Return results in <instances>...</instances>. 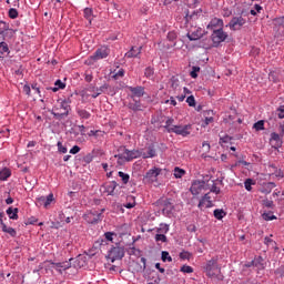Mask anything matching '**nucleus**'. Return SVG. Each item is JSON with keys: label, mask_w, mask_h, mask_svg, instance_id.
Instances as JSON below:
<instances>
[{"label": "nucleus", "mask_w": 284, "mask_h": 284, "mask_svg": "<svg viewBox=\"0 0 284 284\" xmlns=\"http://www.w3.org/2000/svg\"><path fill=\"white\" fill-rule=\"evenodd\" d=\"M205 271L207 273V276L213 278V276H216V272H219V266H217V260L216 258H211L206 265H205Z\"/></svg>", "instance_id": "1a4fd4ad"}, {"label": "nucleus", "mask_w": 284, "mask_h": 284, "mask_svg": "<svg viewBox=\"0 0 284 284\" xmlns=\"http://www.w3.org/2000/svg\"><path fill=\"white\" fill-rule=\"evenodd\" d=\"M197 207L200 210L212 207V197L210 196V193H206L199 202Z\"/></svg>", "instance_id": "f8f14e48"}, {"label": "nucleus", "mask_w": 284, "mask_h": 284, "mask_svg": "<svg viewBox=\"0 0 284 284\" xmlns=\"http://www.w3.org/2000/svg\"><path fill=\"white\" fill-rule=\"evenodd\" d=\"M7 214H8L9 219H11L12 221H17L19 219V209L18 207L12 209V206H10L7 210Z\"/></svg>", "instance_id": "6ab92c4d"}, {"label": "nucleus", "mask_w": 284, "mask_h": 284, "mask_svg": "<svg viewBox=\"0 0 284 284\" xmlns=\"http://www.w3.org/2000/svg\"><path fill=\"white\" fill-rule=\"evenodd\" d=\"M232 141V136L224 135L223 138H220V145H223V143H230Z\"/></svg>", "instance_id": "3c124183"}, {"label": "nucleus", "mask_w": 284, "mask_h": 284, "mask_svg": "<svg viewBox=\"0 0 284 284\" xmlns=\"http://www.w3.org/2000/svg\"><path fill=\"white\" fill-rule=\"evenodd\" d=\"M143 47H132L129 52L125 53L126 59H136L141 54Z\"/></svg>", "instance_id": "dca6fc26"}, {"label": "nucleus", "mask_w": 284, "mask_h": 284, "mask_svg": "<svg viewBox=\"0 0 284 284\" xmlns=\"http://www.w3.org/2000/svg\"><path fill=\"white\" fill-rule=\"evenodd\" d=\"M128 108L133 112H141V110H143V104L141 103V100H136V98H132V101L129 102Z\"/></svg>", "instance_id": "4468645a"}, {"label": "nucleus", "mask_w": 284, "mask_h": 284, "mask_svg": "<svg viewBox=\"0 0 284 284\" xmlns=\"http://www.w3.org/2000/svg\"><path fill=\"white\" fill-rule=\"evenodd\" d=\"M252 185H254V181L252 179H247L244 182V187L247 190V192H252Z\"/></svg>", "instance_id": "a19ab883"}, {"label": "nucleus", "mask_w": 284, "mask_h": 284, "mask_svg": "<svg viewBox=\"0 0 284 284\" xmlns=\"http://www.w3.org/2000/svg\"><path fill=\"white\" fill-rule=\"evenodd\" d=\"M262 217L264 221H275V219H276L274 213H272V212L263 213Z\"/></svg>", "instance_id": "c9c22d12"}, {"label": "nucleus", "mask_w": 284, "mask_h": 284, "mask_svg": "<svg viewBox=\"0 0 284 284\" xmlns=\"http://www.w3.org/2000/svg\"><path fill=\"white\" fill-rule=\"evenodd\" d=\"M180 258L182 261H190V258H192V253L184 251L180 253Z\"/></svg>", "instance_id": "e433bc0d"}, {"label": "nucleus", "mask_w": 284, "mask_h": 284, "mask_svg": "<svg viewBox=\"0 0 284 284\" xmlns=\"http://www.w3.org/2000/svg\"><path fill=\"white\" fill-rule=\"evenodd\" d=\"M274 22L276 23V26H282V28H284V17L275 18Z\"/></svg>", "instance_id": "13d9d810"}, {"label": "nucleus", "mask_w": 284, "mask_h": 284, "mask_svg": "<svg viewBox=\"0 0 284 284\" xmlns=\"http://www.w3.org/2000/svg\"><path fill=\"white\" fill-rule=\"evenodd\" d=\"M180 82L179 79L176 77H172L171 78V88H173V90H176V88H179Z\"/></svg>", "instance_id": "a18cd8bd"}, {"label": "nucleus", "mask_w": 284, "mask_h": 284, "mask_svg": "<svg viewBox=\"0 0 284 284\" xmlns=\"http://www.w3.org/2000/svg\"><path fill=\"white\" fill-rule=\"evenodd\" d=\"M181 272H183L184 274H192V272H194V268H192V266L183 265L181 267Z\"/></svg>", "instance_id": "de8ad7c7"}, {"label": "nucleus", "mask_w": 284, "mask_h": 284, "mask_svg": "<svg viewBox=\"0 0 284 284\" xmlns=\"http://www.w3.org/2000/svg\"><path fill=\"white\" fill-rule=\"evenodd\" d=\"M158 234H168L170 232V225L168 224H160V226L156 229Z\"/></svg>", "instance_id": "cd10ccee"}, {"label": "nucleus", "mask_w": 284, "mask_h": 284, "mask_svg": "<svg viewBox=\"0 0 284 284\" xmlns=\"http://www.w3.org/2000/svg\"><path fill=\"white\" fill-rule=\"evenodd\" d=\"M118 185L116 181H112L105 186V192L109 196H114V190H116Z\"/></svg>", "instance_id": "aec40b11"}, {"label": "nucleus", "mask_w": 284, "mask_h": 284, "mask_svg": "<svg viewBox=\"0 0 284 284\" xmlns=\"http://www.w3.org/2000/svg\"><path fill=\"white\" fill-rule=\"evenodd\" d=\"M37 205L38 207H41V206L45 207V196L37 197Z\"/></svg>", "instance_id": "8fccbe9b"}, {"label": "nucleus", "mask_w": 284, "mask_h": 284, "mask_svg": "<svg viewBox=\"0 0 284 284\" xmlns=\"http://www.w3.org/2000/svg\"><path fill=\"white\" fill-rule=\"evenodd\" d=\"M172 123H174V119H168L166 120L165 125H164L166 132H170V128H175L176 126Z\"/></svg>", "instance_id": "c03bdc74"}, {"label": "nucleus", "mask_w": 284, "mask_h": 284, "mask_svg": "<svg viewBox=\"0 0 284 284\" xmlns=\"http://www.w3.org/2000/svg\"><path fill=\"white\" fill-rule=\"evenodd\" d=\"M273 116H278V119H284V105H281L272 113Z\"/></svg>", "instance_id": "2f4dec72"}, {"label": "nucleus", "mask_w": 284, "mask_h": 284, "mask_svg": "<svg viewBox=\"0 0 284 284\" xmlns=\"http://www.w3.org/2000/svg\"><path fill=\"white\" fill-rule=\"evenodd\" d=\"M128 90H130V92L132 93L131 99H135V97H138V99H141V97L145 94V88L143 87H128Z\"/></svg>", "instance_id": "9b49d317"}, {"label": "nucleus", "mask_w": 284, "mask_h": 284, "mask_svg": "<svg viewBox=\"0 0 284 284\" xmlns=\"http://www.w3.org/2000/svg\"><path fill=\"white\" fill-rule=\"evenodd\" d=\"M213 215L217 219V221H223V219L227 216V213H225L222 209H215L213 211Z\"/></svg>", "instance_id": "393cba45"}, {"label": "nucleus", "mask_w": 284, "mask_h": 284, "mask_svg": "<svg viewBox=\"0 0 284 284\" xmlns=\"http://www.w3.org/2000/svg\"><path fill=\"white\" fill-rule=\"evenodd\" d=\"M223 30V19L213 18L210 23L207 24L209 30Z\"/></svg>", "instance_id": "ddd939ff"}, {"label": "nucleus", "mask_w": 284, "mask_h": 284, "mask_svg": "<svg viewBox=\"0 0 284 284\" xmlns=\"http://www.w3.org/2000/svg\"><path fill=\"white\" fill-rule=\"evenodd\" d=\"M172 210H174V205L170 202H165L163 212H172Z\"/></svg>", "instance_id": "603ef678"}, {"label": "nucleus", "mask_w": 284, "mask_h": 284, "mask_svg": "<svg viewBox=\"0 0 284 284\" xmlns=\"http://www.w3.org/2000/svg\"><path fill=\"white\" fill-rule=\"evenodd\" d=\"M6 53L10 54V48L6 41H2L0 42V58Z\"/></svg>", "instance_id": "a878e982"}, {"label": "nucleus", "mask_w": 284, "mask_h": 284, "mask_svg": "<svg viewBox=\"0 0 284 284\" xmlns=\"http://www.w3.org/2000/svg\"><path fill=\"white\" fill-rule=\"evenodd\" d=\"M105 212V209L101 210V213H97L95 217H93L92 223H99V221H103V213Z\"/></svg>", "instance_id": "4c0bfd02"}, {"label": "nucleus", "mask_w": 284, "mask_h": 284, "mask_svg": "<svg viewBox=\"0 0 284 284\" xmlns=\"http://www.w3.org/2000/svg\"><path fill=\"white\" fill-rule=\"evenodd\" d=\"M173 175L175 176V179H183V176H185V170L175 166L173 170Z\"/></svg>", "instance_id": "bb28decb"}, {"label": "nucleus", "mask_w": 284, "mask_h": 284, "mask_svg": "<svg viewBox=\"0 0 284 284\" xmlns=\"http://www.w3.org/2000/svg\"><path fill=\"white\" fill-rule=\"evenodd\" d=\"M110 55V48L108 47H101L100 49H97L93 55H91L92 61H101V59H108Z\"/></svg>", "instance_id": "6e6552de"}, {"label": "nucleus", "mask_w": 284, "mask_h": 284, "mask_svg": "<svg viewBox=\"0 0 284 284\" xmlns=\"http://www.w3.org/2000/svg\"><path fill=\"white\" fill-rule=\"evenodd\" d=\"M119 154H115V159H118L119 163H121V161H134V159H141V156H143V152L139 151V150H128L125 146H121L118 150Z\"/></svg>", "instance_id": "f257e3e1"}, {"label": "nucleus", "mask_w": 284, "mask_h": 284, "mask_svg": "<svg viewBox=\"0 0 284 284\" xmlns=\"http://www.w3.org/2000/svg\"><path fill=\"white\" fill-rule=\"evenodd\" d=\"M211 39L213 41V47L219 48V45L227 39V32L223 31V29H214Z\"/></svg>", "instance_id": "39448f33"}, {"label": "nucleus", "mask_w": 284, "mask_h": 284, "mask_svg": "<svg viewBox=\"0 0 284 284\" xmlns=\"http://www.w3.org/2000/svg\"><path fill=\"white\" fill-rule=\"evenodd\" d=\"M253 128L257 131L261 132V130H265V122L263 120L257 121L254 123Z\"/></svg>", "instance_id": "72a5a7b5"}, {"label": "nucleus", "mask_w": 284, "mask_h": 284, "mask_svg": "<svg viewBox=\"0 0 284 284\" xmlns=\"http://www.w3.org/2000/svg\"><path fill=\"white\" fill-rule=\"evenodd\" d=\"M0 225L2 227V232H4L6 234H10L12 237L17 236V230L6 225V223H3V219H0Z\"/></svg>", "instance_id": "a211bd4d"}, {"label": "nucleus", "mask_w": 284, "mask_h": 284, "mask_svg": "<svg viewBox=\"0 0 284 284\" xmlns=\"http://www.w3.org/2000/svg\"><path fill=\"white\" fill-rule=\"evenodd\" d=\"M169 41H174L176 39V32L171 31L168 33Z\"/></svg>", "instance_id": "052dcab7"}, {"label": "nucleus", "mask_w": 284, "mask_h": 284, "mask_svg": "<svg viewBox=\"0 0 284 284\" xmlns=\"http://www.w3.org/2000/svg\"><path fill=\"white\" fill-rule=\"evenodd\" d=\"M84 161H85V163H92V155H91V154H88V155L84 158Z\"/></svg>", "instance_id": "338daca9"}, {"label": "nucleus", "mask_w": 284, "mask_h": 284, "mask_svg": "<svg viewBox=\"0 0 284 284\" xmlns=\"http://www.w3.org/2000/svg\"><path fill=\"white\" fill-rule=\"evenodd\" d=\"M155 242L156 243H168V236L163 233L155 234Z\"/></svg>", "instance_id": "7c9ffc66"}, {"label": "nucleus", "mask_w": 284, "mask_h": 284, "mask_svg": "<svg viewBox=\"0 0 284 284\" xmlns=\"http://www.w3.org/2000/svg\"><path fill=\"white\" fill-rule=\"evenodd\" d=\"M0 37L3 38V41L6 39H12L14 37V30L10 29V24L3 20H0Z\"/></svg>", "instance_id": "0eeeda50"}, {"label": "nucleus", "mask_w": 284, "mask_h": 284, "mask_svg": "<svg viewBox=\"0 0 284 284\" xmlns=\"http://www.w3.org/2000/svg\"><path fill=\"white\" fill-rule=\"evenodd\" d=\"M54 85L59 89V90H65V83H62L61 80H57Z\"/></svg>", "instance_id": "6e6d98bb"}, {"label": "nucleus", "mask_w": 284, "mask_h": 284, "mask_svg": "<svg viewBox=\"0 0 284 284\" xmlns=\"http://www.w3.org/2000/svg\"><path fill=\"white\" fill-rule=\"evenodd\" d=\"M264 243L265 245H268V246L271 245V247H274V245H276V242L270 237H265Z\"/></svg>", "instance_id": "864d4df0"}, {"label": "nucleus", "mask_w": 284, "mask_h": 284, "mask_svg": "<svg viewBox=\"0 0 284 284\" xmlns=\"http://www.w3.org/2000/svg\"><path fill=\"white\" fill-rule=\"evenodd\" d=\"M17 17H19V11H17V9H14V8H11L9 10V18L10 19H17Z\"/></svg>", "instance_id": "49530a36"}, {"label": "nucleus", "mask_w": 284, "mask_h": 284, "mask_svg": "<svg viewBox=\"0 0 284 284\" xmlns=\"http://www.w3.org/2000/svg\"><path fill=\"white\" fill-rule=\"evenodd\" d=\"M210 123H214L213 116H206L204 120V125H210Z\"/></svg>", "instance_id": "e2e57ef3"}, {"label": "nucleus", "mask_w": 284, "mask_h": 284, "mask_svg": "<svg viewBox=\"0 0 284 284\" xmlns=\"http://www.w3.org/2000/svg\"><path fill=\"white\" fill-rule=\"evenodd\" d=\"M276 132L271 133V143L274 142V148L278 149L283 145V139Z\"/></svg>", "instance_id": "f3484780"}, {"label": "nucleus", "mask_w": 284, "mask_h": 284, "mask_svg": "<svg viewBox=\"0 0 284 284\" xmlns=\"http://www.w3.org/2000/svg\"><path fill=\"white\" fill-rule=\"evenodd\" d=\"M118 175L120 176V179H122V182L124 183V185H126V183L130 182V175L128 173H124L123 171H119Z\"/></svg>", "instance_id": "473e14b6"}, {"label": "nucleus", "mask_w": 284, "mask_h": 284, "mask_svg": "<svg viewBox=\"0 0 284 284\" xmlns=\"http://www.w3.org/2000/svg\"><path fill=\"white\" fill-rule=\"evenodd\" d=\"M169 133L176 134L178 136H190L192 134V124L175 125L169 129Z\"/></svg>", "instance_id": "20e7f679"}, {"label": "nucleus", "mask_w": 284, "mask_h": 284, "mask_svg": "<svg viewBox=\"0 0 284 284\" xmlns=\"http://www.w3.org/2000/svg\"><path fill=\"white\" fill-rule=\"evenodd\" d=\"M79 152H81V148L79 145H74L71 150H70V154H79Z\"/></svg>", "instance_id": "bf43d9fd"}, {"label": "nucleus", "mask_w": 284, "mask_h": 284, "mask_svg": "<svg viewBox=\"0 0 284 284\" xmlns=\"http://www.w3.org/2000/svg\"><path fill=\"white\" fill-rule=\"evenodd\" d=\"M126 200L129 201V203L123 204V207H126V210H132V207H136V201L133 195H129Z\"/></svg>", "instance_id": "5701e85b"}, {"label": "nucleus", "mask_w": 284, "mask_h": 284, "mask_svg": "<svg viewBox=\"0 0 284 284\" xmlns=\"http://www.w3.org/2000/svg\"><path fill=\"white\" fill-rule=\"evenodd\" d=\"M281 136H284V124H280Z\"/></svg>", "instance_id": "774afa93"}, {"label": "nucleus", "mask_w": 284, "mask_h": 284, "mask_svg": "<svg viewBox=\"0 0 284 284\" xmlns=\"http://www.w3.org/2000/svg\"><path fill=\"white\" fill-rule=\"evenodd\" d=\"M55 265V270L58 272H60V274H62L63 272H65V270H70L71 264L70 262H62V263H57Z\"/></svg>", "instance_id": "412c9836"}, {"label": "nucleus", "mask_w": 284, "mask_h": 284, "mask_svg": "<svg viewBox=\"0 0 284 284\" xmlns=\"http://www.w3.org/2000/svg\"><path fill=\"white\" fill-rule=\"evenodd\" d=\"M143 159H154L156 156V149L154 146H149L148 153H142Z\"/></svg>", "instance_id": "b1692460"}, {"label": "nucleus", "mask_w": 284, "mask_h": 284, "mask_svg": "<svg viewBox=\"0 0 284 284\" xmlns=\"http://www.w3.org/2000/svg\"><path fill=\"white\" fill-rule=\"evenodd\" d=\"M83 12H84L85 19H91V17H92V9L85 8Z\"/></svg>", "instance_id": "4d7b16f0"}, {"label": "nucleus", "mask_w": 284, "mask_h": 284, "mask_svg": "<svg viewBox=\"0 0 284 284\" xmlns=\"http://www.w3.org/2000/svg\"><path fill=\"white\" fill-rule=\"evenodd\" d=\"M161 172L162 170L160 168L153 166L145 173L143 178L144 183H156V181H159V175L161 174Z\"/></svg>", "instance_id": "423d86ee"}, {"label": "nucleus", "mask_w": 284, "mask_h": 284, "mask_svg": "<svg viewBox=\"0 0 284 284\" xmlns=\"http://www.w3.org/2000/svg\"><path fill=\"white\" fill-rule=\"evenodd\" d=\"M186 103L190 105V108H195L196 100L194 99V95H190L189 98H186Z\"/></svg>", "instance_id": "37998d69"}, {"label": "nucleus", "mask_w": 284, "mask_h": 284, "mask_svg": "<svg viewBox=\"0 0 284 284\" xmlns=\"http://www.w3.org/2000/svg\"><path fill=\"white\" fill-rule=\"evenodd\" d=\"M246 23L245 18L243 17H234L230 23H229V28L230 30L236 31V30H241V27Z\"/></svg>", "instance_id": "9d476101"}, {"label": "nucleus", "mask_w": 284, "mask_h": 284, "mask_svg": "<svg viewBox=\"0 0 284 284\" xmlns=\"http://www.w3.org/2000/svg\"><path fill=\"white\" fill-rule=\"evenodd\" d=\"M162 261L165 263L166 261L169 263H172V256H170V253L168 251L162 252Z\"/></svg>", "instance_id": "58836bf2"}, {"label": "nucleus", "mask_w": 284, "mask_h": 284, "mask_svg": "<svg viewBox=\"0 0 284 284\" xmlns=\"http://www.w3.org/2000/svg\"><path fill=\"white\" fill-rule=\"evenodd\" d=\"M191 193L193 194V196H199L200 192H203V182L201 181H196L191 185L190 189Z\"/></svg>", "instance_id": "2eb2a0df"}, {"label": "nucleus", "mask_w": 284, "mask_h": 284, "mask_svg": "<svg viewBox=\"0 0 284 284\" xmlns=\"http://www.w3.org/2000/svg\"><path fill=\"white\" fill-rule=\"evenodd\" d=\"M78 115L80 116V119H90V116H92L90 114V112L85 111V110H78Z\"/></svg>", "instance_id": "f704fd0d"}, {"label": "nucleus", "mask_w": 284, "mask_h": 284, "mask_svg": "<svg viewBox=\"0 0 284 284\" xmlns=\"http://www.w3.org/2000/svg\"><path fill=\"white\" fill-rule=\"evenodd\" d=\"M123 77H125V70L123 69H120L118 72L116 71L113 72V79L115 80L121 79Z\"/></svg>", "instance_id": "ea45409f"}, {"label": "nucleus", "mask_w": 284, "mask_h": 284, "mask_svg": "<svg viewBox=\"0 0 284 284\" xmlns=\"http://www.w3.org/2000/svg\"><path fill=\"white\" fill-rule=\"evenodd\" d=\"M51 114L59 121H61V119H65V116L70 114V103L67 100H58V103L52 109Z\"/></svg>", "instance_id": "f03ea898"}, {"label": "nucleus", "mask_w": 284, "mask_h": 284, "mask_svg": "<svg viewBox=\"0 0 284 284\" xmlns=\"http://www.w3.org/2000/svg\"><path fill=\"white\" fill-rule=\"evenodd\" d=\"M58 152L61 154H68V148L63 146V143L58 142Z\"/></svg>", "instance_id": "09e8293b"}, {"label": "nucleus", "mask_w": 284, "mask_h": 284, "mask_svg": "<svg viewBox=\"0 0 284 284\" xmlns=\"http://www.w3.org/2000/svg\"><path fill=\"white\" fill-rule=\"evenodd\" d=\"M153 74H154V69L151 68V67H148V68L145 69V71H144V75L148 77V78H150V77H152Z\"/></svg>", "instance_id": "5fc2aeb1"}, {"label": "nucleus", "mask_w": 284, "mask_h": 284, "mask_svg": "<svg viewBox=\"0 0 284 284\" xmlns=\"http://www.w3.org/2000/svg\"><path fill=\"white\" fill-rule=\"evenodd\" d=\"M197 72H201V67H192V71L190 73L192 79H196L199 77Z\"/></svg>", "instance_id": "79ce46f5"}, {"label": "nucleus", "mask_w": 284, "mask_h": 284, "mask_svg": "<svg viewBox=\"0 0 284 284\" xmlns=\"http://www.w3.org/2000/svg\"><path fill=\"white\" fill-rule=\"evenodd\" d=\"M201 37H203V33H200L199 31L193 32V33H187V39L190 41H199V39H201Z\"/></svg>", "instance_id": "c85d7f7f"}, {"label": "nucleus", "mask_w": 284, "mask_h": 284, "mask_svg": "<svg viewBox=\"0 0 284 284\" xmlns=\"http://www.w3.org/2000/svg\"><path fill=\"white\" fill-rule=\"evenodd\" d=\"M10 176H12V172L10 171V169L4 168L0 171V181H8Z\"/></svg>", "instance_id": "4be33fe9"}, {"label": "nucleus", "mask_w": 284, "mask_h": 284, "mask_svg": "<svg viewBox=\"0 0 284 284\" xmlns=\"http://www.w3.org/2000/svg\"><path fill=\"white\" fill-rule=\"evenodd\" d=\"M202 148H204L206 152H210V144H209V142H203L202 143Z\"/></svg>", "instance_id": "69168bd1"}, {"label": "nucleus", "mask_w": 284, "mask_h": 284, "mask_svg": "<svg viewBox=\"0 0 284 284\" xmlns=\"http://www.w3.org/2000/svg\"><path fill=\"white\" fill-rule=\"evenodd\" d=\"M211 192H213L214 194H221V189L213 184V186L211 187Z\"/></svg>", "instance_id": "0e129e2a"}, {"label": "nucleus", "mask_w": 284, "mask_h": 284, "mask_svg": "<svg viewBox=\"0 0 284 284\" xmlns=\"http://www.w3.org/2000/svg\"><path fill=\"white\" fill-rule=\"evenodd\" d=\"M22 91L24 92V94H27V97H30V92H31L30 85L24 84Z\"/></svg>", "instance_id": "680f3d73"}, {"label": "nucleus", "mask_w": 284, "mask_h": 284, "mask_svg": "<svg viewBox=\"0 0 284 284\" xmlns=\"http://www.w3.org/2000/svg\"><path fill=\"white\" fill-rule=\"evenodd\" d=\"M54 201V194L50 193L45 199H44V207L48 210L50 205H52V202Z\"/></svg>", "instance_id": "c756f323"}, {"label": "nucleus", "mask_w": 284, "mask_h": 284, "mask_svg": "<svg viewBox=\"0 0 284 284\" xmlns=\"http://www.w3.org/2000/svg\"><path fill=\"white\" fill-rule=\"evenodd\" d=\"M125 256V248L120 245L112 246L108 252V258L111 260V263L114 261H121Z\"/></svg>", "instance_id": "7ed1b4c3"}]
</instances>
